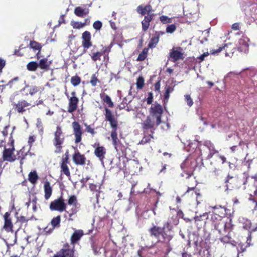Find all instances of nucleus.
<instances>
[{
    "label": "nucleus",
    "instance_id": "412c9836",
    "mask_svg": "<svg viewBox=\"0 0 257 257\" xmlns=\"http://www.w3.org/2000/svg\"><path fill=\"white\" fill-rule=\"evenodd\" d=\"M70 164V161L60 160V169L61 174H64L67 177H70L71 173L68 167Z\"/></svg>",
    "mask_w": 257,
    "mask_h": 257
},
{
    "label": "nucleus",
    "instance_id": "6e6d98bb",
    "mask_svg": "<svg viewBox=\"0 0 257 257\" xmlns=\"http://www.w3.org/2000/svg\"><path fill=\"white\" fill-rule=\"evenodd\" d=\"M19 80V78L18 77H15L12 80H11L6 85V86H9L10 88H12L13 87V84L15 82L18 81Z\"/></svg>",
    "mask_w": 257,
    "mask_h": 257
},
{
    "label": "nucleus",
    "instance_id": "a19ab883",
    "mask_svg": "<svg viewBox=\"0 0 257 257\" xmlns=\"http://www.w3.org/2000/svg\"><path fill=\"white\" fill-rule=\"evenodd\" d=\"M208 217H209L208 213L205 212L199 216H195L194 217V219L195 220V222L196 223H197L199 221L203 220L204 218L205 219H207L208 218Z\"/></svg>",
    "mask_w": 257,
    "mask_h": 257
},
{
    "label": "nucleus",
    "instance_id": "20e7f679",
    "mask_svg": "<svg viewBox=\"0 0 257 257\" xmlns=\"http://www.w3.org/2000/svg\"><path fill=\"white\" fill-rule=\"evenodd\" d=\"M64 136L61 127L57 126L54 133V138L53 141V145L55 147V153H61L62 152V145L64 142Z\"/></svg>",
    "mask_w": 257,
    "mask_h": 257
},
{
    "label": "nucleus",
    "instance_id": "c03bdc74",
    "mask_svg": "<svg viewBox=\"0 0 257 257\" xmlns=\"http://www.w3.org/2000/svg\"><path fill=\"white\" fill-rule=\"evenodd\" d=\"M147 52H148L147 49H145L143 50V51L141 52V53H140L138 57L137 58V60H138V61L144 60L146 59V58L147 57Z\"/></svg>",
    "mask_w": 257,
    "mask_h": 257
},
{
    "label": "nucleus",
    "instance_id": "ddd939ff",
    "mask_svg": "<svg viewBox=\"0 0 257 257\" xmlns=\"http://www.w3.org/2000/svg\"><path fill=\"white\" fill-rule=\"evenodd\" d=\"M73 163L76 166H84L86 164L87 159L84 154H82L79 150H77L72 156Z\"/></svg>",
    "mask_w": 257,
    "mask_h": 257
},
{
    "label": "nucleus",
    "instance_id": "c756f323",
    "mask_svg": "<svg viewBox=\"0 0 257 257\" xmlns=\"http://www.w3.org/2000/svg\"><path fill=\"white\" fill-rule=\"evenodd\" d=\"M38 67L40 69L48 70L49 69L50 63L48 62L47 58H43L39 61Z\"/></svg>",
    "mask_w": 257,
    "mask_h": 257
},
{
    "label": "nucleus",
    "instance_id": "dca6fc26",
    "mask_svg": "<svg viewBox=\"0 0 257 257\" xmlns=\"http://www.w3.org/2000/svg\"><path fill=\"white\" fill-rule=\"evenodd\" d=\"M4 224L3 228L8 232H13V224L12 223L11 213L7 212L4 215Z\"/></svg>",
    "mask_w": 257,
    "mask_h": 257
},
{
    "label": "nucleus",
    "instance_id": "b1692460",
    "mask_svg": "<svg viewBox=\"0 0 257 257\" xmlns=\"http://www.w3.org/2000/svg\"><path fill=\"white\" fill-rule=\"evenodd\" d=\"M130 165H131V172L133 174L140 172L142 169V167L139 164L138 161L135 159H130Z\"/></svg>",
    "mask_w": 257,
    "mask_h": 257
},
{
    "label": "nucleus",
    "instance_id": "9b49d317",
    "mask_svg": "<svg viewBox=\"0 0 257 257\" xmlns=\"http://www.w3.org/2000/svg\"><path fill=\"white\" fill-rule=\"evenodd\" d=\"M232 46L231 44H225L222 46L219 47L216 50H211L210 51V54L213 55H218L221 51L224 50L225 51V57H231L234 53L233 50L234 49V47L231 49L232 47Z\"/></svg>",
    "mask_w": 257,
    "mask_h": 257
},
{
    "label": "nucleus",
    "instance_id": "f03ea898",
    "mask_svg": "<svg viewBox=\"0 0 257 257\" xmlns=\"http://www.w3.org/2000/svg\"><path fill=\"white\" fill-rule=\"evenodd\" d=\"M9 148H4L3 151L2 158L4 161L14 162L17 160V157L14 155L15 150L14 146V140L12 137L10 138V143L8 144Z\"/></svg>",
    "mask_w": 257,
    "mask_h": 257
},
{
    "label": "nucleus",
    "instance_id": "79ce46f5",
    "mask_svg": "<svg viewBox=\"0 0 257 257\" xmlns=\"http://www.w3.org/2000/svg\"><path fill=\"white\" fill-rule=\"evenodd\" d=\"M74 29H80L85 26V24L82 23L72 21L70 23Z\"/></svg>",
    "mask_w": 257,
    "mask_h": 257
},
{
    "label": "nucleus",
    "instance_id": "5701e85b",
    "mask_svg": "<svg viewBox=\"0 0 257 257\" xmlns=\"http://www.w3.org/2000/svg\"><path fill=\"white\" fill-rule=\"evenodd\" d=\"M209 208H211L213 210L212 211L214 214H217V216H219L221 218L225 216L226 214V208L224 207H222L221 206H210Z\"/></svg>",
    "mask_w": 257,
    "mask_h": 257
},
{
    "label": "nucleus",
    "instance_id": "f704fd0d",
    "mask_svg": "<svg viewBox=\"0 0 257 257\" xmlns=\"http://www.w3.org/2000/svg\"><path fill=\"white\" fill-rule=\"evenodd\" d=\"M39 179L36 171L31 172L28 175V180L32 184H35Z\"/></svg>",
    "mask_w": 257,
    "mask_h": 257
},
{
    "label": "nucleus",
    "instance_id": "052dcab7",
    "mask_svg": "<svg viewBox=\"0 0 257 257\" xmlns=\"http://www.w3.org/2000/svg\"><path fill=\"white\" fill-rule=\"evenodd\" d=\"M142 24L143 30L144 31H146L148 30V29L150 26V24L148 23V22L145 21L144 20H143L142 22Z\"/></svg>",
    "mask_w": 257,
    "mask_h": 257
},
{
    "label": "nucleus",
    "instance_id": "39448f33",
    "mask_svg": "<svg viewBox=\"0 0 257 257\" xmlns=\"http://www.w3.org/2000/svg\"><path fill=\"white\" fill-rule=\"evenodd\" d=\"M64 93L68 101L67 112L72 113L76 110L78 108L79 102V98L74 90L69 93L66 90Z\"/></svg>",
    "mask_w": 257,
    "mask_h": 257
},
{
    "label": "nucleus",
    "instance_id": "f257e3e1",
    "mask_svg": "<svg viewBox=\"0 0 257 257\" xmlns=\"http://www.w3.org/2000/svg\"><path fill=\"white\" fill-rule=\"evenodd\" d=\"M104 110L105 120L109 121L111 127L112 128V131L111 133V137L112 140L113 145H116L117 140V133L116 132L117 127V121L110 110L105 107L104 108Z\"/></svg>",
    "mask_w": 257,
    "mask_h": 257
},
{
    "label": "nucleus",
    "instance_id": "72a5a7b5",
    "mask_svg": "<svg viewBox=\"0 0 257 257\" xmlns=\"http://www.w3.org/2000/svg\"><path fill=\"white\" fill-rule=\"evenodd\" d=\"M151 112L155 115H161L163 109L162 107L160 104H155L151 107Z\"/></svg>",
    "mask_w": 257,
    "mask_h": 257
},
{
    "label": "nucleus",
    "instance_id": "58836bf2",
    "mask_svg": "<svg viewBox=\"0 0 257 257\" xmlns=\"http://www.w3.org/2000/svg\"><path fill=\"white\" fill-rule=\"evenodd\" d=\"M30 47L34 50L41 51L42 46L40 43L35 41H31L30 42Z\"/></svg>",
    "mask_w": 257,
    "mask_h": 257
},
{
    "label": "nucleus",
    "instance_id": "c9c22d12",
    "mask_svg": "<svg viewBox=\"0 0 257 257\" xmlns=\"http://www.w3.org/2000/svg\"><path fill=\"white\" fill-rule=\"evenodd\" d=\"M61 222V216L58 215L52 218L51 221V224L53 227V229L56 227H59L60 226Z\"/></svg>",
    "mask_w": 257,
    "mask_h": 257
},
{
    "label": "nucleus",
    "instance_id": "680f3d73",
    "mask_svg": "<svg viewBox=\"0 0 257 257\" xmlns=\"http://www.w3.org/2000/svg\"><path fill=\"white\" fill-rule=\"evenodd\" d=\"M61 160L62 161H69V152L68 150H67L65 154L62 157Z\"/></svg>",
    "mask_w": 257,
    "mask_h": 257
},
{
    "label": "nucleus",
    "instance_id": "f3484780",
    "mask_svg": "<svg viewBox=\"0 0 257 257\" xmlns=\"http://www.w3.org/2000/svg\"><path fill=\"white\" fill-rule=\"evenodd\" d=\"M249 39L247 37L243 36L238 40L237 44L238 50L242 52L246 53L248 50Z\"/></svg>",
    "mask_w": 257,
    "mask_h": 257
},
{
    "label": "nucleus",
    "instance_id": "e433bc0d",
    "mask_svg": "<svg viewBox=\"0 0 257 257\" xmlns=\"http://www.w3.org/2000/svg\"><path fill=\"white\" fill-rule=\"evenodd\" d=\"M27 155V154L25 152L24 148L18 152L17 159L20 160L21 165L23 164V161Z\"/></svg>",
    "mask_w": 257,
    "mask_h": 257
},
{
    "label": "nucleus",
    "instance_id": "a878e982",
    "mask_svg": "<svg viewBox=\"0 0 257 257\" xmlns=\"http://www.w3.org/2000/svg\"><path fill=\"white\" fill-rule=\"evenodd\" d=\"M44 197L46 200H48L52 194V188L50 185V183L46 181L44 184Z\"/></svg>",
    "mask_w": 257,
    "mask_h": 257
},
{
    "label": "nucleus",
    "instance_id": "603ef678",
    "mask_svg": "<svg viewBox=\"0 0 257 257\" xmlns=\"http://www.w3.org/2000/svg\"><path fill=\"white\" fill-rule=\"evenodd\" d=\"M176 29V27L175 25L172 24L169 25L166 28V32L168 33H173Z\"/></svg>",
    "mask_w": 257,
    "mask_h": 257
},
{
    "label": "nucleus",
    "instance_id": "a18cd8bd",
    "mask_svg": "<svg viewBox=\"0 0 257 257\" xmlns=\"http://www.w3.org/2000/svg\"><path fill=\"white\" fill-rule=\"evenodd\" d=\"M153 123L152 122L151 119L148 118L144 123V128L145 129H148L153 127Z\"/></svg>",
    "mask_w": 257,
    "mask_h": 257
},
{
    "label": "nucleus",
    "instance_id": "bb28decb",
    "mask_svg": "<svg viewBox=\"0 0 257 257\" xmlns=\"http://www.w3.org/2000/svg\"><path fill=\"white\" fill-rule=\"evenodd\" d=\"M89 10L88 9H84L81 7H77L74 11V14L79 17L83 18L89 14Z\"/></svg>",
    "mask_w": 257,
    "mask_h": 257
},
{
    "label": "nucleus",
    "instance_id": "3c124183",
    "mask_svg": "<svg viewBox=\"0 0 257 257\" xmlns=\"http://www.w3.org/2000/svg\"><path fill=\"white\" fill-rule=\"evenodd\" d=\"M85 125L86 126V132L91 134L92 135L96 134V132L94 131V129L92 128L90 125H87V124H85Z\"/></svg>",
    "mask_w": 257,
    "mask_h": 257
},
{
    "label": "nucleus",
    "instance_id": "6e6552de",
    "mask_svg": "<svg viewBox=\"0 0 257 257\" xmlns=\"http://www.w3.org/2000/svg\"><path fill=\"white\" fill-rule=\"evenodd\" d=\"M68 204L70 205H72V207L68 212V221H73V216L76 214L79 211L80 204L78 203L76 196L74 195L69 196Z\"/></svg>",
    "mask_w": 257,
    "mask_h": 257
},
{
    "label": "nucleus",
    "instance_id": "4c0bfd02",
    "mask_svg": "<svg viewBox=\"0 0 257 257\" xmlns=\"http://www.w3.org/2000/svg\"><path fill=\"white\" fill-rule=\"evenodd\" d=\"M81 81V79L80 77L77 75L71 77L70 79L71 83L74 87H76L79 85L80 84Z\"/></svg>",
    "mask_w": 257,
    "mask_h": 257
},
{
    "label": "nucleus",
    "instance_id": "1a4fd4ad",
    "mask_svg": "<svg viewBox=\"0 0 257 257\" xmlns=\"http://www.w3.org/2000/svg\"><path fill=\"white\" fill-rule=\"evenodd\" d=\"M67 204L65 202V200L61 195L57 199L52 201L49 205V208L51 211H58L63 212L66 210Z\"/></svg>",
    "mask_w": 257,
    "mask_h": 257
},
{
    "label": "nucleus",
    "instance_id": "ea45409f",
    "mask_svg": "<svg viewBox=\"0 0 257 257\" xmlns=\"http://www.w3.org/2000/svg\"><path fill=\"white\" fill-rule=\"evenodd\" d=\"M27 69L31 71H35L38 68V64L36 62L31 61L27 65Z\"/></svg>",
    "mask_w": 257,
    "mask_h": 257
},
{
    "label": "nucleus",
    "instance_id": "8fccbe9b",
    "mask_svg": "<svg viewBox=\"0 0 257 257\" xmlns=\"http://www.w3.org/2000/svg\"><path fill=\"white\" fill-rule=\"evenodd\" d=\"M153 137L151 135H149L148 136H145L143 138V139L142 140V141L139 143V144L144 145V144L149 142L151 139Z\"/></svg>",
    "mask_w": 257,
    "mask_h": 257
},
{
    "label": "nucleus",
    "instance_id": "7ed1b4c3",
    "mask_svg": "<svg viewBox=\"0 0 257 257\" xmlns=\"http://www.w3.org/2000/svg\"><path fill=\"white\" fill-rule=\"evenodd\" d=\"M14 97L11 98L13 109H14L15 111L20 114H24L27 110L35 106V104L32 103V101L28 102L26 100L23 99L19 100L17 102H15L14 101Z\"/></svg>",
    "mask_w": 257,
    "mask_h": 257
},
{
    "label": "nucleus",
    "instance_id": "37998d69",
    "mask_svg": "<svg viewBox=\"0 0 257 257\" xmlns=\"http://www.w3.org/2000/svg\"><path fill=\"white\" fill-rule=\"evenodd\" d=\"M137 88L139 89H142L144 85V79L143 77L140 76L136 82Z\"/></svg>",
    "mask_w": 257,
    "mask_h": 257
},
{
    "label": "nucleus",
    "instance_id": "a211bd4d",
    "mask_svg": "<svg viewBox=\"0 0 257 257\" xmlns=\"http://www.w3.org/2000/svg\"><path fill=\"white\" fill-rule=\"evenodd\" d=\"M93 147H95L94 151V154L95 156L97 157L100 161H103L106 154L105 148L103 146H100L99 143H95Z\"/></svg>",
    "mask_w": 257,
    "mask_h": 257
},
{
    "label": "nucleus",
    "instance_id": "2f4dec72",
    "mask_svg": "<svg viewBox=\"0 0 257 257\" xmlns=\"http://www.w3.org/2000/svg\"><path fill=\"white\" fill-rule=\"evenodd\" d=\"M98 72H95V73L93 74L90 78V83L91 84V86L93 87L96 86L98 83H100V81L98 78Z\"/></svg>",
    "mask_w": 257,
    "mask_h": 257
},
{
    "label": "nucleus",
    "instance_id": "13d9d810",
    "mask_svg": "<svg viewBox=\"0 0 257 257\" xmlns=\"http://www.w3.org/2000/svg\"><path fill=\"white\" fill-rule=\"evenodd\" d=\"M35 140L36 137L34 136H31L29 137L28 143L30 148L32 146L33 143L35 141Z\"/></svg>",
    "mask_w": 257,
    "mask_h": 257
},
{
    "label": "nucleus",
    "instance_id": "473e14b6",
    "mask_svg": "<svg viewBox=\"0 0 257 257\" xmlns=\"http://www.w3.org/2000/svg\"><path fill=\"white\" fill-rule=\"evenodd\" d=\"M26 87H29V94L32 96L34 95L38 92H41L43 90V88H42L41 87L37 86H29V85H27Z\"/></svg>",
    "mask_w": 257,
    "mask_h": 257
},
{
    "label": "nucleus",
    "instance_id": "4d7b16f0",
    "mask_svg": "<svg viewBox=\"0 0 257 257\" xmlns=\"http://www.w3.org/2000/svg\"><path fill=\"white\" fill-rule=\"evenodd\" d=\"M154 14H149L146 16L145 17L144 21L148 22L150 24V22L153 19Z\"/></svg>",
    "mask_w": 257,
    "mask_h": 257
},
{
    "label": "nucleus",
    "instance_id": "2eb2a0df",
    "mask_svg": "<svg viewBox=\"0 0 257 257\" xmlns=\"http://www.w3.org/2000/svg\"><path fill=\"white\" fill-rule=\"evenodd\" d=\"M91 36L90 33L88 31H85L82 34V46L84 50L93 47L92 42L91 40Z\"/></svg>",
    "mask_w": 257,
    "mask_h": 257
},
{
    "label": "nucleus",
    "instance_id": "4be33fe9",
    "mask_svg": "<svg viewBox=\"0 0 257 257\" xmlns=\"http://www.w3.org/2000/svg\"><path fill=\"white\" fill-rule=\"evenodd\" d=\"M137 12L143 16L153 14L152 8L151 5H140L137 8Z\"/></svg>",
    "mask_w": 257,
    "mask_h": 257
},
{
    "label": "nucleus",
    "instance_id": "0e129e2a",
    "mask_svg": "<svg viewBox=\"0 0 257 257\" xmlns=\"http://www.w3.org/2000/svg\"><path fill=\"white\" fill-rule=\"evenodd\" d=\"M243 246L244 245L241 243L238 244L237 247L238 252H243L245 250L246 247H244Z\"/></svg>",
    "mask_w": 257,
    "mask_h": 257
},
{
    "label": "nucleus",
    "instance_id": "f8f14e48",
    "mask_svg": "<svg viewBox=\"0 0 257 257\" xmlns=\"http://www.w3.org/2000/svg\"><path fill=\"white\" fill-rule=\"evenodd\" d=\"M73 135L75 137V143L77 144L80 143L82 140V135L83 130L81 125L78 121H74L72 123Z\"/></svg>",
    "mask_w": 257,
    "mask_h": 257
},
{
    "label": "nucleus",
    "instance_id": "5fc2aeb1",
    "mask_svg": "<svg viewBox=\"0 0 257 257\" xmlns=\"http://www.w3.org/2000/svg\"><path fill=\"white\" fill-rule=\"evenodd\" d=\"M30 219L29 218H26L24 216H20L17 217V221L20 222L21 223H24L27 222Z\"/></svg>",
    "mask_w": 257,
    "mask_h": 257
},
{
    "label": "nucleus",
    "instance_id": "09e8293b",
    "mask_svg": "<svg viewBox=\"0 0 257 257\" xmlns=\"http://www.w3.org/2000/svg\"><path fill=\"white\" fill-rule=\"evenodd\" d=\"M151 233L155 236H158L160 233V229L158 227H153L151 229Z\"/></svg>",
    "mask_w": 257,
    "mask_h": 257
},
{
    "label": "nucleus",
    "instance_id": "49530a36",
    "mask_svg": "<svg viewBox=\"0 0 257 257\" xmlns=\"http://www.w3.org/2000/svg\"><path fill=\"white\" fill-rule=\"evenodd\" d=\"M160 20L163 24L170 23L172 22L171 19L165 16H161Z\"/></svg>",
    "mask_w": 257,
    "mask_h": 257
},
{
    "label": "nucleus",
    "instance_id": "6ab92c4d",
    "mask_svg": "<svg viewBox=\"0 0 257 257\" xmlns=\"http://www.w3.org/2000/svg\"><path fill=\"white\" fill-rule=\"evenodd\" d=\"M83 235L84 232L82 230H75L72 234L70 237V245H72V246H74V245L81 239Z\"/></svg>",
    "mask_w": 257,
    "mask_h": 257
},
{
    "label": "nucleus",
    "instance_id": "4468645a",
    "mask_svg": "<svg viewBox=\"0 0 257 257\" xmlns=\"http://www.w3.org/2000/svg\"><path fill=\"white\" fill-rule=\"evenodd\" d=\"M211 219L212 221L214 223V227L216 230L218 231L219 233H222V230L225 229V223L224 222L222 221V218L217 216V214H212L211 215Z\"/></svg>",
    "mask_w": 257,
    "mask_h": 257
},
{
    "label": "nucleus",
    "instance_id": "aec40b11",
    "mask_svg": "<svg viewBox=\"0 0 257 257\" xmlns=\"http://www.w3.org/2000/svg\"><path fill=\"white\" fill-rule=\"evenodd\" d=\"M182 49L181 47L173 48L170 52V57L173 62L183 58Z\"/></svg>",
    "mask_w": 257,
    "mask_h": 257
},
{
    "label": "nucleus",
    "instance_id": "7c9ffc66",
    "mask_svg": "<svg viewBox=\"0 0 257 257\" xmlns=\"http://www.w3.org/2000/svg\"><path fill=\"white\" fill-rule=\"evenodd\" d=\"M240 222L242 224L243 228L246 230H249V232H250V231H254V230L251 228V222L250 221L245 218H242L240 219Z\"/></svg>",
    "mask_w": 257,
    "mask_h": 257
},
{
    "label": "nucleus",
    "instance_id": "0eeeda50",
    "mask_svg": "<svg viewBox=\"0 0 257 257\" xmlns=\"http://www.w3.org/2000/svg\"><path fill=\"white\" fill-rule=\"evenodd\" d=\"M55 257H76L75 246L66 242L62 247L55 253Z\"/></svg>",
    "mask_w": 257,
    "mask_h": 257
},
{
    "label": "nucleus",
    "instance_id": "774afa93",
    "mask_svg": "<svg viewBox=\"0 0 257 257\" xmlns=\"http://www.w3.org/2000/svg\"><path fill=\"white\" fill-rule=\"evenodd\" d=\"M156 123L157 125H159L160 124L161 122V115H156Z\"/></svg>",
    "mask_w": 257,
    "mask_h": 257
},
{
    "label": "nucleus",
    "instance_id": "864d4df0",
    "mask_svg": "<svg viewBox=\"0 0 257 257\" xmlns=\"http://www.w3.org/2000/svg\"><path fill=\"white\" fill-rule=\"evenodd\" d=\"M185 99L186 102H187V103L189 106H191L193 105V100L189 95H188V94L185 95Z\"/></svg>",
    "mask_w": 257,
    "mask_h": 257
},
{
    "label": "nucleus",
    "instance_id": "69168bd1",
    "mask_svg": "<svg viewBox=\"0 0 257 257\" xmlns=\"http://www.w3.org/2000/svg\"><path fill=\"white\" fill-rule=\"evenodd\" d=\"M6 65V61L0 58V70H2L3 68Z\"/></svg>",
    "mask_w": 257,
    "mask_h": 257
},
{
    "label": "nucleus",
    "instance_id": "c85d7f7f",
    "mask_svg": "<svg viewBox=\"0 0 257 257\" xmlns=\"http://www.w3.org/2000/svg\"><path fill=\"white\" fill-rule=\"evenodd\" d=\"M204 146H205L209 149V154L208 155V158L210 159L212 157L213 155L217 153V151L215 150L213 144L211 143L210 141H206L204 143Z\"/></svg>",
    "mask_w": 257,
    "mask_h": 257
},
{
    "label": "nucleus",
    "instance_id": "9d476101",
    "mask_svg": "<svg viewBox=\"0 0 257 257\" xmlns=\"http://www.w3.org/2000/svg\"><path fill=\"white\" fill-rule=\"evenodd\" d=\"M194 166H195L193 165V163L190 158L188 157L181 164V168L184 172L181 173V176L185 177L186 178H189L191 175V173L194 170Z\"/></svg>",
    "mask_w": 257,
    "mask_h": 257
},
{
    "label": "nucleus",
    "instance_id": "bf43d9fd",
    "mask_svg": "<svg viewBox=\"0 0 257 257\" xmlns=\"http://www.w3.org/2000/svg\"><path fill=\"white\" fill-rule=\"evenodd\" d=\"M153 100V94L152 92H150L148 93V97L147 99V103L149 104H151Z\"/></svg>",
    "mask_w": 257,
    "mask_h": 257
},
{
    "label": "nucleus",
    "instance_id": "338daca9",
    "mask_svg": "<svg viewBox=\"0 0 257 257\" xmlns=\"http://www.w3.org/2000/svg\"><path fill=\"white\" fill-rule=\"evenodd\" d=\"M209 54V53L208 52H206V53H204L202 55H201L200 57H199V59L201 60V61H203L204 60L205 57H207V56H208V55Z\"/></svg>",
    "mask_w": 257,
    "mask_h": 257
},
{
    "label": "nucleus",
    "instance_id": "393cba45",
    "mask_svg": "<svg viewBox=\"0 0 257 257\" xmlns=\"http://www.w3.org/2000/svg\"><path fill=\"white\" fill-rule=\"evenodd\" d=\"M164 34V32L161 31L156 32L154 37L151 39L149 42V47L150 48H155L159 42L160 36Z\"/></svg>",
    "mask_w": 257,
    "mask_h": 257
},
{
    "label": "nucleus",
    "instance_id": "423d86ee",
    "mask_svg": "<svg viewBox=\"0 0 257 257\" xmlns=\"http://www.w3.org/2000/svg\"><path fill=\"white\" fill-rule=\"evenodd\" d=\"M111 45L108 47H105L103 50L99 51L98 50L97 47L96 45H93L92 48L90 50L89 55L94 62L97 61H100L101 60V57L103 55H105L104 56V59L106 57L108 58V54L110 51Z\"/></svg>",
    "mask_w": 257,
    "mask_h": 257
},
{
    "label": "nucleus",
    "instance_id": "de8ad7c7",
    "mask_svg": "<svg viewBox=\"0 0 257 257\" xmlns=\"http://www.w3.org/2000/svg\"><path fill=\"white\" fill-rule=\"evenodd\" d=\"M102 26V23L99 21H95L93 24V27L96 30H99Z\"/></svg>",
    "mask_w": 257,
    "mask_h": 257
},
{
    "label": "nucleus",
    "instance_id": "cd10ccee",
    "mask_svg": "<svg viewBox=\"0 0 257 257\" xmlns=\"http://www.w3.org/2000/svg\"><path fill=\"white\" fill-rule=\"evenodd\" d=\"M100 95L102 101L104 103H106L108 107L112 108L114 107L113 102L112 101L111 98L107 94L103 93L100 94Z\"/></svg>",
    "mask_w": 257,
    "mask_h": 257
},
{
    "label": "nucleus",
    "instance_id": "e2e57ef3",
    "mask_svg": "<svg viewBox=\"0 0 257 257\" xmlns=\"http://www.w3.org/2000/svg\"><path fill=\"white\" fill-rule=\"evenodd\" d=\"M250 10L253 15H257V6L256 5H252Z\"/></svg>",
    "mask_w": 257,
    "mask_h": 257
}]
</instances>
